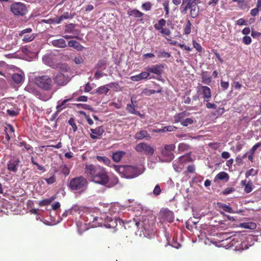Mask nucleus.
<instances>
[{
  "mask_svg": "<svg viewBox=\"0 0 261 261\" xmlns=\"http://www.w3.org/2000/svg\"><path fill=\"white\" fill-rule=\"evenodd\" d=\"M85 172L92 181L105 186L109 181V177L106 169L98 165L86 164Z\"/></svg>",
  "mask_w": 261,
  "mask_h": 261,
  "instance_id": "obj_1",
  "label": "nucleus"
},
{
  "mask_svg": "<svg viewBox=\"0 0 261 261\" xmlns=\"http://www.w3.org/2000/svg\"><path fill=\"white\" fill-rule=\"evenodd\" d=\"M88 219L93 223V227L104 226L107 228L114 229L117 226L116 219L109 217L106 214H101L100 217L90 215Z\"/></svg>",
  "mask_w": 261,
  "mask_h": 261,
  "instance_id": "obj_2",
  "label": "nucleus"
},
{
  "mask_svg": "<svg viewBox=\"0 0 261 261\" xmlns=\"http://www.w3.org/2000/svg\"><path fill=\"white\" fill-rule=\"evenodd\" d=\"M88 180L82 176L72 178L69 184L68 187L72 191L81 193L87 188Z\"/></svg>",
  "mask_w": 261,
  "mask_h": 261,
  "instance_id": "obj_3",
  "label": "nucleus"
},
{
  "mask_svg": "<svg viewBox=\"0 0 261 261\" xmlns=\"http://www.w3.org/2000/svg\"><path fill=\"white\" fill-rule=\"evenodd\" d=\"M34 82L35 84L39 88L49 91L53 89L54 82L51 77L47 74H41L36 76Z\"/></svg>",
  "mask_w": 261,
  "mask_h": 261,
  "instance_id": "obj_4",
  "label": "nucleus"
},
{
  "mask_svg": "<svg viewBox=\"0 0 261 261\" xmlns=\"http://www.w3.org/2000/svg\"><path fill=\"white\" fill-rule=\"evenodd\" d=\"M114 168L116 171L121 175L122 177L126 178H134L140 174L138 168L133 166L114 165Z\"/></svg>",
  "mask_w": 261,
  "mask_h": 261,
  "instance_id": "obj_5",
  "label": "nucleus"
},
{
  "mask_svg": "<svg viewBox=\"0 0 261 261\" xmlns=\"http://www.w3.org/2000/svg\"><path fill=\"white\" fill-rule=\"evenodd\" d=\"M183 2L189 7L190 16L193 18H197L199 14L198 4L200 3V0H183Z\"/></svg>",
  "mask_w": 261,
  "mask_h": 261,
  "instance_id": "obj_6",
  "label": "nucleus"
},
{
  "mask_svg": "<svg viewBox=\"0 0 261 261\" xmlns=\"http://www.w3.org/2000/svg\"><path fill=\"white\" fill-rule=\"evenodd\" d=\"M11 11L16 16H24L28 12V9L25 4L20 2H16L10 6Z\"/></svg>",
  "mask_w": 261,
  "mask_h": 261,
  "instance_id": "obj_7",
  "label": "nucleus"
},
{
  "mask_svg": "<svg viewBox=\"0 0 261 261\" xmlns=\"http://www.w3.org/2000/svg\"><path fill=\"white\" fill-rule=\"evenodd\" d=\"M135 225L138 229L144 230L145 231H149L152 230L153 222H150L147 218H143L142 220H136L134 219Z\"/></svg>",
  "mask_w": 261,
  "mask_h": 261,
  "instance_id": "obj_8",
  "label": "nucleus"
},
{
  "mask_svg": "<svg viewBox=\"0 0 261 261\" xmlns=\"http://www.w3.org/2000/svg\"><path fill=\"white\" fill-rule=\"evenodd\" d=\"M135 150L139 153H143L146 155H152L154 152L155 149L149 144L146 143H140L137 144L135 148Z\"/></svg>",
  "mask_w": 261,
  "mask_h": 261,
  "instance_id": "obj_9",
  "label": "nucleus"
},
{
  "mask_svg": "<svg viewBox=\"0 0 261 261\" xmlns=\"http://www.w3.org/2000/svg\"><path fill=\"white\" fill-rule=\"evenodd\" d=\"M20 163L21 161L19 158L13 157L7 162V169L10 172L15 173L18 170Z\"/></svg>",
  "mask_w": 261,
  "mask_h": 261,
  "instance_id": "obj_10",
  "label": "nucleus"
},
{
  "mask_svg": "<svg viewBox=\"0 0 261 261\" xmlns=\"http://www.w3.org/2000/svg\"><path fill=\"white\" fill-rule=\"evenodd\" d=\"M166 24V20L162 18L160 19L158 23L154 25V27L156 30L159 31L162 35L169 36L171 34V31L168 29L164 28Z\"/></svg>",
  "mask_w": 261,
  "mask_h": 261,
  "instance_id": "obj_11",
  "label": "nucleus"
},
{
  "mask_svg": "<svg viewBox=\"0 0 261 261\" xmlns=\"http://www.w3.org/2000/svg\"><path fill=\"white\" fill-rule=\"evenodd\" d=\"M164 68V64H159L147 67L146 70L149 72V74L152 73L161 76Z\"/></svg>",
  "mask_w": 261,
  "mask_h": 261,
  "instance_id": "obj_12",
  "label": "nucleus"
},
{
  "mask_svg": "<svg viewBox=\"0 0 261 261\" xmlns=\"http://www.w3.org/2000/svg\"><path fill=\"white\" fill-rule=\"evenodd\" d=\"M127 14L130 18L137 19L139 21H142V17L145 14L137 9H129L127 11Z\"/></svg>",
  "mask_w": 261,
  "mask_h": 261,
  "instance_id": "obj_13",
  "label": "nucleus"
},
{
  "mask_svg": "<svg viewBox=\"0 0 261 261\" xmlns=\"http://www.w3.org/2000/svg\"><path fill=\"white\" fill-rule=\"evenodd\" d=\"M90 131V138L94 140L100 139L105 132L102 126H98L95 128H91Z\"/></svg>",
  "mask_w": 261,
  "mask_h": 261,
  "instance_id": "obj_14",
  "label": "nucleus"
},
{
  "mask_svg": "<svg viewBox=\"0 0 261 261\" xmlns=\"http://www.w3.org/2000/svg\"><path fill=\"white\" fill-rule=\"evenodd\" d=\"M199 89L201 90L203 101L205 102H208L212 96L210 88L206 86H201Z\"/></svg>",
  "mask_w": 261,
  "mask_h": 261,
  "instance_id": "obj_15",
  "label": "nucleus"
},
{
  "mask_svg": "<svg viewBox=\"0 0 261 261\" xmlns=\"http://www.w3.org/2000/svg\"><path fill=\"white\" fill-rule=\"evenodd\" d=\"M175 148L174 144L165 145L164 149L162 150V153L165 156H168L171 159L173 158V154L171 152Z\"/></svg>",
  "mask_w": 261,
  "mask_h": 261,
  "instance_id": "obj_16",
  "label": "nucleus"
},
{
  "mask_svg": "<svg viewBox=\"0 0 261 261\" xmlns=\"http://www.w3.org/2000/svg\"><path fill=\"white\" fill-rule=\"evenodd\" d=\"M55 82L59 85H65L67 82V78L63 73H59L55 77Z\"/></svg>",
  "mask_w": 261,
  "mask_h": 261,
  "instance_id": "obj_17",
  "label": "nucleus"
},
{
  "mask_svg": "<svg viewBox=\"0 0 261 261\" xmlns=\"http://www.w3.org/2000/svg\"><path fill=\"white\" fill-rule=\"evenodd\" d=\"M12 80L15 84L20 85L24 80V75L23 73H15L12 75Z\"/></svg>",
  "mask_w": 261,
  "mask_h": 261,
  "instance_id": "obj_18",
  "label": "nucleus"
},
{
  "mask_svg": "<svg viewBox=\"0 0 261 261\" xmlns=\"http://www.w3.org/2000/svg\"><path fill=\"white\" fill-rule=\"evenodd\" d=\"M157 88L156 90L148 89L147 88L143 89L142 94L145 96H150V95L155 93H161L162 92V88L159 85L155 84Z\"/></svg>",
  "mask_w": 261,
  "mask_h": 261,
  "instance_id": "obj_19",
  "label": "nucleus"
},
{
  "mask_svg": "<svg viewBox=\"0 0 261 261\" xmlns=\"http://www.w3.org/2000/svg\"><path fill=\"white\" fill-rule=\"evenodd\" d=\"M162 213L164 218L168 222L172 223L174 221V214L172 211L165 210L163 211Z\"/></svg>",
  "mask_w": 261,
  "mask_h": 261,
  "instance_id": "obj_20",
  "label": "nucleus"
},
{
  "mask_svg": "<svg viewBox=\"0 0 261 261\" xmlns=\"http://www.w3.org/2000/svg\"><path fill=\"white\" fill-rule=\"evenodd\" d=\"M51 43L54 46L56 47L65 48L67 46L66 41L63 38L54 40Z\"/></svg>",
  "mask_w": 261,
  "mask_h": 261,
  "instance_id": "obj_21",
  "label": "nucleus"
},
{
  "mask_svg": "<svg viewBox=\"0 0 261 261\" xmlns=\"http://www.w3.org/2000/svg\"><path fill=\"white\" fill-rule=\"evenodd\" d=\"M241 184L242 186H244V191L246 193H249L252 191L253 183L251 180L247 181L246 179L242 180Z\"/></svg>",
  "mask_w": 261,
  "mask_h": 261,
  "instance_id": "obj_22",
  "label": "nucleus"
},
{
  "mask_svg": "<svg viewBox=\"0 0 261 261\" xmlns=\"http://www.w3.org/2000/svg\"><path fill=\"white\" fill-rule=\"evenodd\" d=\"M202 82L205 85H210L212 82V76L207 71H202L201 74Z\"/></svg>",
  "mask_w": 261,
  "mask_h": 261,
  "instance_id": "obj_23",
  "label": "nucleus"
},
{
  "mask_svg": "<svg viewBox=\"0 0 261 261\" xmlns=\"http://www.w3.org/2000/svg\"><path fill=\"white\" fill-rule=\"evenodd\" d=\"M125 154L126 152L125 151H117L113 153L112 158L114 162L118 163Z\"/></svg>",
  "mask_w": 261,
  "mask_h": 261,
  "instance_id": "obj_24",
  "label": "nucleus"
},
{
  "mask_svg": "<svg viewBox=\"0 0 261 261\" xmlns=\"http://www.w3.org/2000/svg\"><path fill=\"white\" fill-rule=\"evenodd\" d=\"M68 45L69 47H73L78 51H81L84 48L80 42L75 40H70L68 43Z\"/></svg>",
  "mask_w": 261,
  "mask_h": 261,
  "instance_id": "obj_25",
  "label": "nucleus"
},
{
  "mask_svg": "<svg viewBox=\"0 0 261 261\" xmlns=\"http://www.w3.org/2000/svg\"><path fill=\"white\" fill-rule=\"evenodd\" d=\"M150 135L146 130H141L136 133L135 135V138L137 140H142L144 138H150Z\"/></svg>",
  "mask_w": 261,
  "mask_h": 261,
  "instance_id": "obj_26",
  "label": "nucleus"
},
{
  "mask_svg": "<svg viewBox=\"0 0 261 261\" xmlns=\"http://www.w3.org/2000/svg\"><path fill=\"white\" fill-rule=\"evenodd\" d=\"M126 110L130 114H135L138 115H140V113L139 112H137L135 110L134 101L132 98H131V103L127 105Z\"/></svg>",
  "mask_w": 261,
  "mask_h": 261,
  "instance_id": "obj_27",
  "label": "nucleus"
},
{
  "mask_svg": "<svg viewBox=\"0 0 261 261\" xmlns=\"http://www.w3.org/2000/svg\"><path fill=\"white\" fill-rule=\"evenodd\" d=\"M56 196H53L49 198L43 199L39 202V205L40 206H47L49 205L51 202H53L55 199Z\"/></svg>",
  "mask_w": 261,
  "mask_h": 261,
  "instance_id": "obj_28",
  "label": "nucleus"
},
{
  "mask_svg": "<svg viewBox=\"0 0 261 261\" xmlns=\"http://www.w3.org/2000/svg\"><path fill=\"white\" fill-rule=\"evenodd\" d=\"M240 227L253 230L256 228V225L253 222H244L240 224Z\"/></svg>",
  "mask_w": 261,
  "mask_h": 261,
  "instance_id": "obj_29",
  "label": "nucleus"
},
{
  "mask_svg": "<svg viewBox=\"0 0 261 261\" xmlns=\"http://www.w3.org/2000/svg\"><path fill=\"white\" fill-rule=\"evenodd\" d=\"M36 96L38 98L43 101H46L51 97V95L47 94L43 92L37 91L36 93Z\"/></svg>",
  "mask_w": 261,
  "mask_h": 261,
  "instance_id": "obj_30",
  "label": "nucleus"
},
{
  "mask_svg": "<svg viewBox=\"0 0 261 261\" xmlns=\"http://www.w3.org/2000/svg\"><path fill=\"white\" fill-rule=\"evenodd\" d=\"M42 61L45 64L50 67H54L55 66L51 57L49 55H44L42 58Z\"/></svg>",
  "mask_w": 261,
  "mask_h": 261,
  "instance_id": "obj_31",
  "label": "nucleus"
},
{
  "mask_svg": "<svg viewBox=\"0 0 261 261\" xmlns=\"http://www.w3.org/2000/svg\"><path fill=\"white\" fill-rule=\"evenodd\" d=\"M110 89L106 85L100 86L96 90L95 93L98 94H107L109 91Z\"/></svg>",
  "mask_w": 261,
  "mask_h": 261,
  "instance_id": "obj_32",
  "label": "nucleus"
},
{
  "mask_svg": "<svg viewBox=\"0 0 261 261\" xmlns=\"http://www.w3.org/2000/svg\"><path fill=\"white\" fill-rule=\"evenodd\" d=\"M216 178L221 180H224L226 182L229 180V175L226 172L222 171L219 172L216 175Z\"/></svg>",
  "mask_w": 261,
  "mask_h": 261,
  "instance_id": "obj_33",
  "label": "nucleus"
},
{
  "mask_svg": "<svg viewBox=\"0 0 261 261\" xmlns=\"http://www.w3.org/2000/svg\"><path fill=\"white\" fill-rule=\"evenodd\" d=\"M72 18L73 15L71 14V13L66 12L64 13L63 15H62L60 17L58 18V20L57 21V23H60L64 19H67Z\"/></svg>",
  "mask_w": 261,
  "mask_h": 261,
  "instance_id": "obj_34",
  "label": "nucleus"
},
{
  "mask_svg": "<svg viewBox=\"0 0 261 261\" xmlns=\"http://www.w3.org/2000/svg\"><path fill=\"white\" fill-rule=\"evenodd\" d=\"M6 126L5 128V134H9L15 137V130L12 125L6 123Z\"/></svg>",
  "mask_w": 261,
  "mask_h": 261,
  "instance_id": "obj_35",
  "label": "nucleus"
},
{
  "mask_svg": "<svg viewBox=\"0 0 261 261\" xmlns=\"http://www.w3.org/2000/svg\"><path fill=\"white\" fill-rule=\"evenodd\" d=\"M191 27L192 23H191L190 20L187 19L186 24L185 26L184 29V34L186 35L190 34L191 32Z\"/></svg>",
  "mask_w": 261,
  "mask_h": 261,
  "instance_id": "obj_36",
  "label": "nucleus"
},
{
  "mask_svg": "<svg viewBox=\"0 0 261 261\" xmlns=\"http://www.w3.org/2000/svg\"><path fill=\"white\" fill-rule=\"evenodd\" d=\"M96 159L100 162H102L105 165L109 166L111 163L110 160L106 156L97 155Z\"/></svg>",
  "mask_w": 261,
  "mask_h": 261,
  "instance_id": "obj_37",
  "label": "nucleus"
},
{
  "mask_svg": "<svg viewBox=\"0 0 261 261\" xmlns=\"http://www.w3.org/2000/svg\"><path fill=\"white\" fill-rule=\"evenodd\" d=\"M152 7V4L150 2H147L143 3L141 6L142 10L145 11L151 10Z\"/></svg>",
  "mask_w": 261,
  "mask_h": 261,
  "instance_id": "obj_38",
  "label": "nucleus"
},
{
  "mask_svg": "<svg viewBox=\"0 0 261 261\" xmlns=\"http://www.w3.org/2000/svg\"><path fill=\"white\" fill-rule=\"evenodd\" d=\"M7 113L10 117H15L19 114V110L17 109H8Z\"/></svg>",
  "mask_w": 261,
  "mask_h": 261,
  "instance_id": "obj_39",
  "label": "nucleus"
},
{
  "mask_svg": "<svg viewBox=\"0 0 261 261\" xmlns=\"http://www.w3.org/2000/svg\"><path fill=\"white\" fill-rule=\"evenodd\" d=\"M185 114L184 112L179 113L174 116V121L175 122L178 123L179 122L182 121L181 120L185 117Z\"/></svg>",
  "mask_w": 261,
  "mask_h": 261,
  "instance_id": "obj_40",
  "label": "nucleus"
},
{
  "mask_svg": "<svg viewBox=\"0 0 261 261\" xmlns=\"http://www.w3.org/2000/svg\"><path fill=\"white\" fill-rule=\"evenodd\" d=\"M23 36L22 40L25 42L32 41L35 38L34 34H24Z\"/></svg>",
  "mask_w": 261,
  "mask_h": 261,
  "instance_id": "obj_41",
  "label": "nucleus"
},
{
  "mask_svg": "<svg viewBox=\"0 0 261 261\" xmlns=\"http://www.w3.org/2000/svg\"><path fill=\"white\" fill-rule=\"evenodd\" d=\"M108 88H113L115 91H118L120 90V86L117 83H111L107 85Z\"/></svg>",
  "mask_w": 261,
  "mask_h": 261,
  "instance_id": "obj_42",
  "label": "nucleus"
},
{
  "mask_svg": "<svg viewBox=\"0 0 261 261\" xmlns=\"http://www.w3.org/2000/svg\"><path fill=\"white\" fill-rule=\"evenodd\" d=\"M177 129V127L173 125H168L162 128V132H174Z\"/></svg>",
  "mask_w": 261,
  "mask_h": 261,
  "instance_id": "obj_43",
  "label": "nucleus"
},
{
  "mask_svg": "<svg viewBox=\"0 0 261 261\" xmlns=\"http://www.w3.org/2000/svg\"><path fill=\"white\" fill-rule=\"evenodd\" d=\"M61 172L65 176L69 175L70 173V170L68 167L65 165L61 166L60 167Z\"/></svg>",
  "mask_w": 261,
  "mask_h": 261,
  "instance_id": "obj_44",
  "label": "nucleus"
},
{
  "mask_svg": "<svg viewBox=\"0 0 261 261\" xmlns=\"http://www.w3.org/2000/svg\"><path fill=\"white\" fill-rule=\"evenodd\" d=\"M31 163L34 165H36L37 167V169L40 170V171H45V169L44 168V167L40 165L39 164H38L34 160V158L33 156H31Z\"/></svg>",
  "mask_w": 261,
  "mask_h": 261,
  "instance_id": "obj_45",
  "label": "nucleus"
},
{
  "mask_svg": "<svg viewBox=\"0 0 261 261\" xmlns=\"http://www.w3.org/2000/svg\"><path fill=\"white\" fill-rule=\"evenodd\" d=\"M188 10H189V8L187 5L184 4L183 0H182V4L180 8V12L183 14H187Z\"/></svg>",
  "mask_w": 261,
  "mask_h": 261,
  "instance_id": "obj_46",
  "label": "nucleus"
},
{
  "mask_svg": "<svg viewBox=\"0 0 261 261\" xmlns=\"http://www.w3.org/2000/svg\"><path fill=\"white\" fill-rule=\"evenodd\" d=\"M75 28V24L73 23H70L65 26V32L66 33H71L73 32Z\"/></svg>",
  "mask_w": 261,
  "mask_h": 261,
  "instance_id": "obj_47",
  "label": "nucleus"
},
{
  "mask_svg": "<svg viewBox=\"0 0 261 261\" xmlns=\"http://www.w3.org/2000/svg\"><path fill=\"white\" fill-rule=\"evenodd\" d=\"M194 120L192 118H188L184 120H183L182 121H181V124L183 126H187L189 124H191L193 123Z\"/></svg>",
  "mask_w": 261,
  "mask_h": 261,
  "instance_id": "obj_48",
  "label": "nucleus"
},
{
  "mask_svg": "<svg viewBox=\"0 0 261 261\" xmlns=\"http://www.w3.org/2000/svg\"><path fill=\"white\" fill-rule=\"evenodd\" d=\"M68 123L72 126L73 131L75 132L77 129V127L75 122L74 118H70L68 120Z\"/></svg>",
  "mask_w": 261,
  "mask_h": 261,
  "instance_id": "obj_49",
  "label": "nucleus"
},
{
  "mask_svg": "<svg viewBox=\"0 0 261 261\" xmlns=\"http://www.w3.org/2000/svg\"><path fill=\"white\" fill-rule=\"evenodd\" d=\"M158 57L159 58H169L171 57V54L169 53L166 52L165 51H159L158 53Z\"/></svg>",
  "mask_w": 261,
  "mask_h": 261,
  "instance_id": "obj_50",
  "label": "nucleus"
},
{
  "mask_svg": "<svg viewBox=\"0 0 261 261\" xmlns=\"http://www.w3.org/2000/svg\"><path fill=\"white\" fill-rule=\"evenodd\" d=\"M18 145L20 147H24L27 151L32 149V147L24 141L20 142Z\"/></svg>",
  "mask_w": 261,
  "mask_h": 261,
  "instance_id": "obj_51",
  "label": "nucleus"
},
{
  "mask_svg": "<svg viewBox=\"0 0 261 261\" xmlns=\"http://www.w3.org/2000/svg\"><path fill=\"white\" fill-rule=\"evenodd\" d=\"M169 1L168 0H167L165 1L163 4L164 9L166 12V15H168L169 14Z\"/></svg>",
  "mask_w": 261,
  "mask_h": 261,
  "instance_id": "obj_52",
  "label": "nucleus"
},
{
  "mask_svg": "<svg viewBox=\"0 0 261 261\" xmlns=\"http://www.w3.org/2000/svg\"><path fill=\"white\" fill-rule=\"evenodd\" d=\"M80 114L84 115L85 116V119H86L88 123L92 125L93 124V120L90 118V116L89 115H87L86 113L84 111H81Z\"/></svg>",
  "mask_w": 261,
  "mask_h": 261,
  "instance_id": "obj_53",
  "label": "nucleus"
},
{
  "mask_svg": "<svg viewBox=\"0 0 261 261\" xmlns=\"http://www.w3.org/2000/svg\"><path fill=\"white\" fill-rule=\"evenodd\" d=\"M107 65V62L104 60H101L98 61L96 65V67L98 69L105 68Z\"/></svg>",
  "mask_w": 261,
  "mask_h": 261,
  "instance_id": "obj_54",
  "label": "nucleus"
},
{
  "mask_svg": "<svg viewBox=\"0 0 261 261\" xmlns=\"http://www.w3.org/2000/svg\"><path fill=\"white\" fill-rule=\"evenodd\" d=\"M221 207L226 212H227L229 213H233V211L232 208L226 204H222V205L221 206Z\"/></svg>",
  "mask_w": 261,
  "mask_h": 261,
  "instance_id": "obj_55",
  "label": "nucleus"
},
{
  "mask_svg": "<svg viewBox=\"0 0 261 261\" xmlns=\"http://www.w3.org/2000/svg\"><path fill=\"white\" fill-rule=\"evenodd\" d=\"M257 174V171L252 168L246 171L245 173V177H248L250 175H255Z\"/></svg>",
  "mask_w": 261,
  "mask_h": 261,
  "instance_id": "obj_56",
  "label": "nucleus"
},
{
  "mask_svg": "<svg viewBox=\"0 0 261 261\" xmlns=\"http://www.w3.org/2000/svg\"><path fill=\"white\" fill-rule=\"evenodd\" d=\"M193 47L198 51L201 52L202 48L200 44L197 42L195 40H193L192 41Z\"/></svg>",
  "mask_w": 261,
  "mask_h": 261,
  "instance_id": "obj_57",
  "label": "nucleus"
},
{
  "mask_svg": "<svg viewBox=\"0 0 261 261\" xmlns=\"http://www.w3.org/2000/svg\"><path fill=\"white\" fill-rule=\"evenodd\" d=\"M45 180L48 185H51L56 181V177L55 175L54 174L50 177L45 178Z\"/></svg>",
  "mask_w": 261,
  "mask_h": 261,
  "instance_id": "obj_58",
  "label": "nucleus"
},
{
  "mask_svg": "<svg viewBox=\"0 0 261 261\" xmlns=\"http://www.w3.org/2000/svg\"><path fill=\"white\" fill-rule=\"evenodd\" d=\"M242 41L245 44L248 45L251 43L252 40L250 37L246 35L243 37Z\"/></svg>",
  "mask_w": 261,
  "mask_h": 261,
  "instance_id": "obj_59",
  "label": "nucleus"
},
{
  "mask_svg": "<svg viewBox=\"0 0 261 261\" xmlns=\"http://www.w3.org/2000/svg\"><path fill=\"white\" fill-rule=\"evenodd\" d=\"M233 191H234V189L233 188L229 187V188H227L225 189L223 191L222 194L223 195H228V194L231 193Z\"/></svg>",
  "mask_w": 261,
  "mask_h": 261,
  "instance_id": "obj_60",
  "label": "nucleus"
},
{
  "mask_svg": "<svg viewBox=\"0 0 261 261\" xmlns=\"http://www.w3.org/2000/svg\"><path fill=\"white\" fill-rule=\"evenodd\" d=\"M161 192V189L159 185H156L153 191V193L154 195L158 196L160 194Z\"/></svg>",
  "mask_w": 261,
  "mask_h": 261,
  "instance_id": "obj_61",
  "label": "nucleus"
},
{
  "mask_svg": "<svg viewBox=\"0 0 261 261\" xmlns=\"http://www.w3.org/2000/svg\"><path fill=\"white\" fill-rule=\"evenodd\" d=\"M261 146V142H258L256 144H255L254 145H253L250 150L249 151V153H251L254 154L255 150L260 146Z\"/></svg>",
  "mask_w": 261,
  "mask_h": 261,
  "instance_id": "obj_62",
  "label": "nucleus"
},
{
  "mask_svg": "<svg viewBox=\"0 0 261 261\" xmlns=\"http://www.w3.org/2000/svg\"><path fill=\"white\" fill-rule=\"evenodd\" d=\"M260 9L256 6V8L252 9L250 11V14L252 16H255L258 14L259 11Z\"/></svg>",
  "mask_w": 261,
  "mask_h": 261,
  "instance_id": "obj_63",
  "label": "nucleus"
},
{
  "mask_svg": "<svg viewBox=\"0 0 261 261\" xmlns=\"http://www.w3.org/2000/svg\"><path fill=\"white\" fill-rule=\"evenodd\" d=\"M84 60L81 56L75 57L74 59V62L76 64H80L83 62Z\"/></svg>",
  "mask_w": 261,
  "mask_h": 261,
  "instance_id": "obj_64",
  "label": "nucleus"
}]
</instances>
